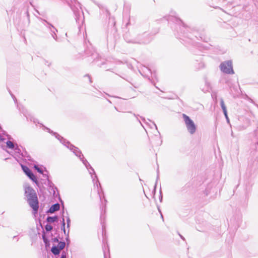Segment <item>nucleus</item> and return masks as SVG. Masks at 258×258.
I'll return each instance as SVG.
<instances>
[{"instance_id":"1","label":"nucleus","mask_w":258,"mask_h":258,"mask_svg":"<svg viewBox=\"0 0 258 258\" xmlns=\"http://www.w3.org/2000/svg\"><path fill=\"white\" fill-rule=\"evenodd\" d=\"M56 138L59 140L60 142H61L64 146L69 148L71 150L73 151L74 153L77 156L80 157V159L83 162L84 165L87 169H91L92 172L90 171V174H95L94 169L92 167V166L90 165V164L88 162V161L86 159H83L81 158V152L78 149V148L75 147L73 145L71 144L70 142H66L65 139H63L62 137H60L59 135L56 134ZM95 177H96V175H95Z\"/></svg>"},{"instance_id":"2","label":"nucleus","mask_w":258,"mask_h":258,"mask_svg":"<svg viewBox=\"0 0 258 258\" xmlns=\"http://www.w3.org/2000/svg\"><path fill=\"white\" fill-rule=\"evenodd\" d=\"M26 200L29 206L32 209L33 215L37 214L39 209V202L37 195H27Z\"/></svg>"},{"instance_id":"3","label":"nucleus","mask_w":258,"mask_h":258,"mask_svg":"<svg viewBox=\"0 0 258 258\" xmlns=\"http://www.w3.org/2000/svg\"><path fill=\"white\" fill-rule=\"evenodd\" d=\"M182 116L188 132L191 135H193L195 133L197 129L194 122L186 114H183Z\"/></svg>"},{"instance_id":"4","label":"nucleus","mask_w":258,"mask_h":258,"mask_svg":"<svg viewBox=\"0 0 258 258\" xmlns=\"http://www.w3.org/2000/svg\"><path fill=\"white\" fill-rule=\"evenodd\" d=\"M220 68L221 71L225 74H234L232 62L230 60L226 61L221 63Z\"/></svg>"},{"instance_id":"5","label":"nucleus","mask_w":258,"mask_h":258,"mask_svg":"<svg viewBox=\"0 0 258 258\" xmlns=\"http://www.w3.org/2000/svg\"><path fill=\"white\" fill-rule=\"evenodd\" d=\"M72 9L75 15L76 22L79 24L82 19V16L83 15V13L80 4L78 3L76 6L72 7Z\"/></svg>"},{"instance_id":"6","label":"nucleus","mask_w":258,"mask_h":258,"mask_svg":"<svg viewBox=\"0 0 258 258\" xmlns=\"http://www.w3.org/2000/svg\"><path fill=\"white\" fill-rule=\"evenodd\" d=\"M146 197L149 200H150L151 198H152L154 199V202L155 204L157 205V207L158 208V209L159 211V212H161V211L159 209V207L158 205V201H159V203H161L162 200V195H145Z\"/></svg>"},{"instance_id":"7","label":"nucleus","mask_w":258,"mask_h":258,"mask_svg":"<svg viewBox=\"0 0 258 258\" xmlns=\"http://www.w3.org/2000/svg\"><path fill=\"white\" fill-rule=\"evenodd\" d=\"M22 168L23 171L25 173V174L31 179L32 181L37 183V178L31 170L27 166L22 165Z\"/></svg>"},{"instance_id":"8","label":"nucleus","mask_w":258,"mask_h":258,"mask_svg":"<svg viewBox=\"0 0 258 258\" xmlns=\"http://www.w3.org/2000/svg\"><path fill=\"white\" fill-rule=\"evenodd\" d=\"M59 204L58 203H56L50 207L47 212L49 213H53L54 212L59 210Z\"/></svg>"},{"instance_id":"9","label":"nucleus","mask_w":258,"mask_h":258,"mask_svg":"<svg viewBox=\"0 0 258 258\" xmlns=\"http://www.w3.org/2000/svg\"><path fill=\"white\" fill-rule=\"evenodd\" d=\"M220 104H221V108L223 110V113L224 114V115H225V117L226 118L227 121H229V119H228V115H227L226 107L224 104V100L223 99H221V100H220Z\"/></svg>"},{"instance_id":"10","label":"nucleus","mask_w":258,"mask_h":258,"mask_svg":"<svg viewBox=\"0 0 258 258\" xmlns=\"http://www.w3.org/2000/svg\"><path fill=\"white\" fill-rule=\"evenodd\" d=\"M48 190L49 194H56V192H58L57 188L52 183H49V187L48 188Z\"/></svg>"},{"instance_id":"11","label":"nucleus","mask_w":258,"mask_h":258,"mask_svg":"<svg viewBox=\"0 0 258 258\" xmlns=\"http://www.w3.org/2000/svg\"><path fill=\"white\" fill-rule=\"evenodd\" d=\"M49 28L51 32V35L53 38L54 39H56V32L57 31V30L54 27V26L52 25H50V26L49 27Z\"/></svg>"},{"instance_id":"12","label":"nucleus","mask_w":258,"mask_h":258,"mask_svg":"<svg viewBox=\"0 0 258 258\" xmlns=\"http://www.w3.org/2000/svg\"><path fill=\"white\" fill-rule=\"evenodd\" d=\"M60 249L57 246H53L51 248V251L54 255H57L60 253Z\"/></svg>"},{"instance_id":"13","label":"nucleus","mask_w":258,"mask_h":258,"mask_svg":"<svg viewBox=\"0 0 258 258\" xmlns=\"http://www.w3.org/2000/svg\"><path fill=\"white\" fill-rule=\"evenodd\" d=\"M58 218L57 216H55L53 217L48 216L47 217V221L49 223H53L57 221Z\"/></svg>"},{"instance_id":"14","label":"nucleus","mask_w":258,"mask_h":258,"mask_svg":"<svg viewBox=\"0 0 258 258\" xmlns=\"http://www.w3.org/2000/svg\"><path fill=\"white\" fill-rule=\"evenodd\" d=\"M6 144H7V146L8 148H9V149H14L15 148V145L14 144H13V142H12L11 141H8L6 142Z\"/></svg>"},{"instance_id":"15","label":"nucleus","mask_w":258,"mask_h":258,"mask_svg":"<svg viewBox=\"0 0 258 258\" xmlns=\"http://www.w3.org/2000/svg\"><path fill=\"white\" fill-rule=\"evenodd\" d=\"M66 245V243L63 241H60L58 243V247L59 248V249L62 250L64 248Z\"/></svg>"},{"instance_id":"16","label":"nucleus","mask_w":258,"mask_h":258,"mask_svg":"<svg viewBox=\"0 0 258 258\" xmlns=\"http://www.w3.org/2000/svg\"><path fill=\"white\" fill-rule=\"evenodd\" d=\"M45 229L46 231H50L52 229V226L50 224H46L45 226Z\"/></svg>"},{"instance_id":"17","label":"nucleus","mask_w":258,"mask_h":258,"mask_svg":"<svg viewBox=\"0 0 258 258\" xmlns=\"http://www.w3.org/2000/svg\"><path fill=\"white\" fill-rule=\"evenodd\" d=\"M61 228L63 229L64 233L66 234V229H65V222H64V218H62Z\"/></svg>"},{"instance_id":"18","label":"nucleus","mask_w":258,"mask_h":258,"mask_svg":"<svg viewBox=\"0 0 258 258\" xmlns=\"http://www.w3.org/2000/svg\"><path fill=\"white\" fill-rule=\"evenodd\" d=\"M32 191H33V190L32 189V188L29 187L26 190L25 194H33V192H32ZM34 194H35V193L34 192Z\"/></svg>"},{"instance_id":"19","label":"nucleus","mask_w":258,"mask_h":258,"mask_svg":"<svg viewBox=\"0 0 258 258\" xmlns=\"http://www.w3.org/2000/svg\"><path fill=\"white\" fill-rule=\"evenodd\" d=\"M34 167H35V168L36 169V170H37L38 172H39L40 173L43 174V171L41 169H40L37 166H35Z\"/></svg>"},{"instance_id":"20","label":"nucleus","mask_w":258,"mask_h":258,"mask_svg":"<svg viewBox=\"0 0 258 258\" xmlns=\"http://www.w3.org/2000/svg\"><path fill=\"white\" fill-rule=\"evenodd\" d=\"M67 227L69 228L71 223V220L69 217H68L67 219Z\"/></svg>"},{"instance_id":"21","label":"nucleus","mask_w":258,"mask_h":258,"mask_svg":"<svg viewBox=\"0 0 258 258\" xmlns=\"http://www.w3.org/2000/svg\"><path fill=\"white\" fill-rule=\"evenodd\" d=\"M14 149L15 150V151L18 153H20V152H21V150L20 149H19V148L18 147V146L17 145L16 147H15V148H14Z\"/></svg>"},{"instance_id":"22","label":"nucleus","mask_w":258,"mask_h":258,"mask_svg":"<svg viewBox=\"0 0 258 258\" xmlns=\"http://www.w3.org/2000/svg\"><path fill=\"white\" fill-rule=\"evenodd\" d=\"M45 128L47 131H48V132H49V133H53L54 135H55V134H56V133H53V132H52V131H50V130L49 128H47V127H45Z\"/></svg>"},{"instance_id":"23","label":"nucleus","mask_w":258,"mask_h":258,"mask_svg":"<svg viewBox=\"0 0 258 258\" xmlns=\"http://www.w3.org/2000/svg\"><path fill=\"white\" fill-rule=\"evenodd\" d=\"M100 200L102 201L103 200V199L106 201V200L105 199V197H104V195H102V197H101L100 196Z\"/></svg>"},{"instance_id":"24","label":"nucleus","mask_w":258,"mask_h":258,"mask_svg":"<svg viewBox=\"0 0 258 258\" xmlns=\"http://www.w3.org/2000/svg\"><path fill=\"white\" fill-rule=\"evenodd\" d=\"M60 258H66V253H64V254L62 253L61 255V257Z\"/></svg>"},{"instance_id":"25","label":"nucleus","mask_w":258,"mask_h":258,"mask_svg":"<svg viewBox=\"0 0 258 258\" xmlns=\"http://www.w3.org/2000/svg\"><path fill=\"white\" fill-rule=\"evenodd\" d=\"M5 140L4 138L2 137V136L0 134V141H4Z\"/></svg>"},{"instance_id":"26","label":"nucleus","mask_w":258,"mask_h":258,"mask_svg":"<svg viewBox=\"0 0 258 258\" xmlns=\"http://www.w3.org/2000/svg\"><path fill=\"white\" fill-rule=\"evenodd\" d=\"M53 241L55 242H58V239L57 238H53Z\"/></svg>"},{"instance_id":"27","label":"nucleus","mask_w":258,"mask_h":258,"mask_svg":"<svg viewBox=\"0 0 258 258\" xmlns=\"http://www.w3.org/2000/svg\"><path fill=\"white\" fill-rule=\"evenodd\" d=\"M179 236H180V238H181L182 239H183V240H185L184 237L183 236H182L181 235L179 234Z\"/></svg>"},{"instance_id":"28","label":"nucleus","mask_w":258,"mask_h":258,"mask_svg":"<svg viewBox=\"0 0 258 258\" xmlns=\"http://www.w3.org/2000/svg\"><path fill=\"white\" fill-rule=\"evenodd\" d=\"M43 176H44V177H46V179H47V178H48V176H47V175L43 174Z\"/></svg>"},{"instance_id":"29","label":"nucleus","mask_w":258,"mask_h":258,"mask_svg":"<svg viewBox=\"0 0 258 258\" xmlns=\"http://www.w3.org/2000/svg\"><path fill=\"white\" fill-rule=\"evenodd\" d=\"M141 118H142V120H143V121H145V118L142 117H141Z\"/></svg>"},{"instance_id":"30","label":"nucleus","mask_w":258,"mask_h":258,"mask_svg":"<svg viewBox=\"0 0 258 258\" xmlns=\"http://www.w3.org/2000/svg\"><path fill=\"white\" fill-rule=\"evenodd\" d=\"M43 240L45 242H46V239L45 238L44 236H43Z\"/></svg>"},{"instance_id":"31","label":"nucleus","mask_w":258,"mask_h":258,"mask_svg":"<svg viewBox=\"0 0 258 258\" xmlns=\"http://www.w3.org/2000/svg\"><path fill=\"white\" fill-rule=\"evenodd\" d=\"M160 213H161V212H160ZM161 218L162 219H163V215H162V214H161Z\"/></svg>"},{"instance_id":"32","label":"nucleus","mask_w":258,"mask_h":258,"mask_svg":"<svg viewBox=\"0 0 258 258\" xmlns=\"http://www.w3.org/2000/svg\"><path fill=\"white\" fill-rule=\"evenodd\" d=\"M154 125H155L156 128L157 129V125H156V124L154 123Z\"/></svg>"},{"instance_id":"33","label":"nucleus","mask_w":258,"mask_h":258,"mask_svg":"<svg viewBox=\"0 0 258 258\" xmlns=\"http://www.w3.org/2000/svg\"><path fill=\"white\" fill-rule=\"evenodd\" d=\"M231 136H232V137H233V132H232V131L231 132Z\"/></svg>"},{"instance_id":"34","label":"nucleus","mask_w":258,"mask_h":258,"mask_svg":"<svg viewBox=\"0 0 258 258\" xmlns=\"http://www.w3.org/2000/svg\"><path fill=\"white\" fill-rule=\"evenodd\" d=\"M12 97H13L14 99H16L15 96H14L13 95H12Z\"/></svg>"},{"instance_id":"35","label":"nucleus","mask_w":258,"mask_h":258,"mask_svg":"<svg viewBox=\"0 0 258 258\" xmlns=\"http://www.w3.org/2000/svg\"><path fill=\"white\" fill-rule=\"evenodd\" d=\"M46 23H47L50 26V24L49 23H48L47 21H46Z\"/></svg>"}]
</instances>
